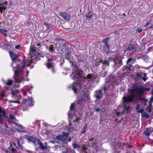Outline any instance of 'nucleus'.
<instances>
[{"label": "nucleus", "instance_id": "f257e3e1", "mask_svg": "<svg viewBox=\"0 0 153 153\" xmlns=\"http://www.w3.org/2000/svg\"><path fill=\"white\" fill-rule=\"evenodd\" d=\"M83 71L79 70L73 72L70 76L72 78L74 79L75 78L79 79L81 78V79L83 82V85L86 86L89 83L90 81L92 82H94L96 77L93 74H89L86 76H82Z\"/></svg>", "mask_w": 153, "mask_h": 153}, {"label": "nucleus", "instance_id": "f03ea898", "mask_svg": "<svg viewBox=\"0 0 153 153\" xmlns=\"http://www.w3.org/2000/svg\"><path fill=\"white\" fill-rule=\"evenodd\" d=\"M123 100V111L122 113H118L117 114L118 116L120 115L121 114L128 113L129 109L128 103L129 102H132L133 101H136L139 100H143L144 99L142 98L140 96L136 97L134 94H133L132 95H127L124 97Z\"/></svg>", "mask_w": 153, "mask_h": 153}, {"label": "nucleus", "instance_id": "7ed1b4c3", "mask_svg": "<svg viewBox=\"0 0 153 153\" xmlns=\"http://www.w3.org/2000/svg\"><path fill=\"white\" fill-rule=\"evenodd\" d=\"M113 82H111L106 83L104 86L101 90H97L95 91L94 94L95 97L97 100H99L102 97L103 94L102 91L103 90L104 93L108 94L109 91L111 90L114 87Z\"/></svg>", "mask_w": 153, "mask_h": 153}, {"label": "nucleus", "instance_id": "20e7f679", "mask_svg": "<svg viewBox=\"0 0 153 153\" xmlns=\"http://www.w3.org/2000/svg\"><path fill=\"white\" fill-rule=\"evenodd\" d=\"M13 67L15 72L13 78L17 82L22 81L23 79L22 69L20 68L19 65H16L15 67L13 66Z\"/></svg>", "mask_w": 153, "mask_h": 153}, {"label": "nucleus", "instance_id": "39448f33", "mask_svg": "<svg viewBox=\"0 0 153 153\" xmlns=\"http://www.w3.org/2000/svg\"><path fill=\"white\" fill-rule=\"evenodd\" d=\"M124 59V57L117 56L114 57L113 59L114 65L113 67L115 68H117L120 67L123 64L122 59Z\"/></svg>", "mask_w": 153, "mask_h": 153}, {"label": "nucleus", "instance_id": "423d86ee", "mask_svg": "<svg viewBox=\"0 0 153 153\" xmlns=\"http://www.w3.org/2000/svg\"><path fill=\"white\" fill-rule=\"evenodd\" d=\"M83 83L82 81V82L80 81H79L73 83L72 89L75 93L78 94V93L79 90L81 88L82 85H83Z\"/></svg>", "mask_w": 153, "mask_h": 153}, {"label": "nucleus", "instance_id": "0eeeda50", "mask_svg": "<svg viewBox=\"0 0 153 153\" xmlns=\"http://www.w3.org/2000/svg\"><path fill=\"white\" fill-rule=\"evenodd\" d=\"M10 56L12 59V61H13V63L12 64V66H13V63L14 62H21V59L20 58L21 57L18 55L15 54L13 53V51H10L9 52Z\"/></svg>", "mask_w": 153, "mask_h": 153}, {"label": "nucleus", "instance_id": "6e6552de", "mask_svg": "<svg viewBox=\"0 0 153 153\" xmlns=\"http://www.w3.org/2000/svg\"><path fill=\"white\" fill-rule=\"evenodd\" d=\"M69 134L68 133H66L64 132H62V134H60L56 137V139L62 142L65 141L67 140Z\"/></svg>", "mask_w": 153, "mask_h": 153}, {"label": "nucleus", "instance_id": "1a4fd4ad", "mask_svg": "<svg viewBox=\"0 0 153 153\" xmlns=\"http://www.w3.org/2000/svg\"><path fill=\"white\" fill-rule=\"evenodd\" d=\"M130 93L131 94L130 95H132L133 94H134V93L136 94H140L144 92L143 89L142 88H138L137 87H134L131 90L129 91Z\"/></svg>", "mask_w": 153, "mask_h": 153}, {"label": "nucleus", "instance_id": "9d476101", "mask_svg": "<svg viewBox=\"0 0 153 153\" xmlns=\"http://www.w3.org/2000/svg\"><path fill=\"white\" fill-rule=\"evenodd\" d=\"M59 13L60 14L59 15L66 21H68L71 19V15L66 12H63Z\"/></svg>", "mask_w": 153, "mask_h": 153}, {"label": "nucleus", "instance_id": "9b49d317", "mask_svg": "<svg viewBox=\"0 0 153 153\" xmlns=\"http://www.w3.org/2000/svg\"><path fill=\"white\" fill-rule=\"evenodd\" d=\"M22 62H23V65L21 69H23L24 68H25L26 65L27 66H29L30 64L33 62V61L32 60L31 61H30L28 60H25L23 59L21 61V63Z\"/></svg>", "mask_w": 153, "mask_h": 153}, {"label": "nucleus", "instance_id": "f8f14e48", "mask_svg": "<svg viewBox=\"0 0 153 153\" xmlns=\"http://www.w3.org/2000/svg\"><path fill=\"white\" fill-rule=\"evenodd\" d=\"M111 60V57H109L108 59L106 60H104L102 61V60H99L98 61V62L99 63L102 62L103 65L108 67L109 65V63Z\"/></svg>", "mask_w": 153, "mask_h": 153}, {"label": "nucleus", "instance_id": "ddd939ff", "mask_svg": "<svg viewBox=\"0 0 153 153\" xmlns=\"http://www.w3.org/2000/svg\"><path fill=\"white\" fill-rule=\"evenodd\" d=\"M15 124L16 125V129L18 131L22 132H25L26 130L25 129L23 126L17 123H15Z\"/></svg>", "mask_w": 153, "mask_h": 153}, {"label": "nucleus", "instance_id": "4468645a", "mask_svg": "<svg viewBox=\"0 0 153 153\" xmlns=\"http://www.w3.org/2000/svg\"><path fill=\"white\" fill-rule=\"evenodd\" d=\"M114 143L113 144V146H115L116 148L120 149L121 147L122 143L117 139H115L114 140Z\"/></svg>", "mask_w": 153, "mask_h": 153}, {"label": "nucleus", "instance_id": "2eb2a0df", "mask_svg": "<svg viewBox=\"0 0 153 153\" xmlns=\"http://www.w3.org/2000/svg\"><path fill=\"white\" fill-rule=\"evenodd\" d=\"M25 138L28 140L33 142L34 144L36 145L37 144V140H36L35 138L32 136L29 135H27L25 137Z\"/></svg>", "mask_w": 153, "mask_h": 153}, {"label": "nucleus", "instance_id": "dca6fc26", "mask_svg": "<svg viewBox=\"0 0 153 153\" xmlns=\"http://www.w3.org/2000/svg\"><path fill=\"white\" fill-rule=\"evenodd\" d=\"M7 4L8 2L6 1L3 4H0V10L1 13H3V10L5 11L7 9Z\"/></svg>", "mask_w": 153, "mask_h": 153}, {"label": "nucleus", "instance_id": "f3484780", "mask_svg": "<svg viewBox=\"0 0 153 153\" xmlns=\"http://www.w3.org/2000/svg\"><path fill=\"white\" fill-rule=\"evenodd\" d=\"M37 144H39L40 146V148L42 150H44L47 149V145L44 146L43 143L41 142L40 140L39 139L37 138Z\"/></svg>", "mask_w": 153, "mask_h": 153}, {"label": "nucleus", "instance_id": "a211bd4d", "mask_svg": "<svg viewBox=\"0 0 153 153\" xmlns=\"http://www.w3.org/2000/svg\"><path fill=\"white\" fill-rule=\"evenodd\" d=\"M131 51L133 52H136L137 51V48L134 45L128 46L126 48L124 51Z\"/></svg>", "mask_w": 153, "mask_h": 153}, {"label": "nucleus", "instance_id": "6ab92c4d", "mask_svg": "<svg viewBox=\"0 0 153 153\" xmlns=\"http://www.w3.org/2000/svg\"><path fill=\"white\" fill-rule=\"evenodd\" d=\"M25 104L28 106H32L33 105V102L32 97L29 98L25 100Z\"/></svg>", "mask_w": 153, "mask_h": 153}, {"label": "nucleus", "instance_id": "aec40b11", "mask_svg": "<svg viewBox=\"0 0 153 153\" xmlns=\"http://www.w3.org/2000/svg\"><path fill=\"white\" fill-rule=\"evenodd\" d=\"M153 129L151 128H146L143 134L146 136H149L152 132Z\"/></svg>", "mask_w": 153, "mask_h": 153}, {"label": "nucleus", "instance_id": "412c9836", "mask_svg": "<svg viewBox=\"0 0 153 153\" xmlns=\"http://www.w3.org/2000/svg\"><path fill=\"white\" fill-rule=\"evenodd\" d=\"M134 59L133 58H128L126 62L127 65L131 68L132 66V63L134 62Z\"/></svg>", "mask_w": 153, "mask_h": 153}, {"label": "nucleus", "instance_id": "4be33fe9", "mask_svg": "<svg viewBox=\"0 0 153 153\" xmlns=\"http://www.w3.org/2000/svg\"><path fill=\"white\" fill-rule=\"evenodd\" d=\"M89 142L93 146L94 145L96 144L95 142L96 140L94 138H90L89 137Z\"/></svg>", "mask_w": 153, "mask_h": 153}, {"label": "nucleus", "instance_id": "5701e85b", "mask_svg": "<svg viewBox=\"0 0 153 153\" xmlns=\"http://www.w3.org/2000/svg\"><path fill=\"white\" fill-rule=\"evenodd\" d=\"M103 48V50L106 52L107 53H109L110 48L109 45H104Z\"/></svg>", "mask_w": 153, "mask_h": 153}, {"label": "nucleus", "instance_id": "b1692460", "mask_svg": "<svg viewBox=\"0 0 153 153\" xmlns=\"http://www.w3.org/2000/svg\"><path fill=\"white\" fill-rule=\"evenodd\" d=\"M3 13V16L4 18L5 19H8L10 16L11 12L10 11H9L7 15L6 13H5V11H4L3 13Z\"/></svg>", "mask_w": 153, "mask_h": 153}, {"label": "nucleus", "instance_id": "393cba45", "mask_svg": "<svg viewBox=\"0 0 153 153\" xmlns=\"http://www.w3.org/2000/svg\"><path fill=\"white\" fill-rule=\"evenodd\" d=\"M19 93V92L18 90L13 91L11 92L12 95L14 96H18Z\"/></svg>", "mask_w": 153, "mask_h": 153}, {"label": "nucleus", "instance_id": "a878e982", "mask_svg": "<svg viewBox=\"0 0 153 153\" xmlns=\"http://www.w3.org/2000/svg\"><path fill=\"white\" fill-rule=\"evenodd\" d=\"M122 70L123 71H128V70L131 71V69L130 67L128 65H127L123 66Z\"/></svg>", "mask_w": 153, "mask_h": 153}, {"label": "nucleus", "instance_id": "bb28decb", "mask_svg": "<svg viewBox=\"0 0 153 153\" xmlns=\"http://www.w3.org/2000/svg\"><path fill=\"white\" fill-rule=\"evenodd\" d=\"M30 53L33 54L35 56L36 55V54L37 53L36 52V50L34 49V48L33 46H31L30 48Z\"/></svg>", "mask_w": 153, "mask_h": 153}, {"label": "nucleus", "instance_id": "cd10ccee", "mask_svg": "<svg viewBox=\"0 0 153 153\" xmlns=\"http://www.w3.org/2000/svg\"><path fill=\"white\" fill-rule=\"evenodd\" d=\"M71 55V53L70 51L68 50V53H66L65 54V59L69 60L70 58V56Z\"/></svg>", "mask_w": 153, "mask_h": 153}, {"label": "nucleus", "instance_id": "c85d7f7f", "mask_svg": "<svg viewBox=\"0 0 153 153\" xmlns=\"http://www.w3.org/2000/svg\"><path fill=\"white\" fill-rule=\"evenodd\" d=\"M109 37H107L106 38L103 39L102 42L104 44V45H109L108 42L109 41Z\"/></svg>", "mask_w": 153, "mask_h": 153}, {"label": "nucleus", "instance_id": "c756f323", "mask_svg": "<svg viewBox=\"0 0 153 153\" xmlns=\"http://www.w3.org/2000/svg\"><path fill=\"white\" fill-rule=\"evenodd\" d=\"M14 145L17 149H19L21 148L19 141H17L16 142H15Z\"/></svg>", "mask_w": 153, "mask_h": 153}, {"label": "nucleus", "instance_id": "7c9ffc66", "mask_svg": "<svg viewBox=\"0 0 153 153\" xmlns=\"http://www.w3.org/2000/svg\"><path fill=\"white\" fill-rule=\"evenodd\" d=\"M152 106L151 103H149L148 106L147 108V110L149 112H152Z\"/></svg>", "mask_w": 153, "mask_h": 153}, {"label": "nucleus", "instance_id": "2f4dec72", "mask_svg": "<svg viewBox=\"0 0 153 153\" xmlns=\"http://www.w3.org/2000/svg\"><path fill=\"white\" fill-rule=\"evenodd\" d=\"M7 31L5 29H1L0 28V33H1L3 35L5 36H7V34L5 33L7 32Z\"/></svg>", "mask_w": 153, "mask_h": 153}, {"label": "nucleus", "instance_id": "473e14b6", "mask_svg": "<svg viewBox=\"0 0 153 153\" xmlns=\"http://www.w3.org/2000/svg\"><path fill=\"white\" fill-rule=\"evenodd\" d=\"M45 55L43 53L41 52L37 53L36 55V56L37 58H40V57H43Z\"/></svg>", "mask_w": 153, "mask_h": 153}, {"label": "nucleus", "instance_id": "72a5a7b5", "mask_svg": "<svg viewBox=\"0 0 153 153\" xmlns=\"http://www.w3.org/2000/svg\"><path fill=\"white\" fill-rule=\"evenodd\" d=\"M45 64L46 66L48 69L51 68L53 66L52 63H46Z\"/></svg>", "mask_w": 153, "mask_h": 153}, {"label": "nucleus", "instance_id": "f704fd0d", "mask_svg": "<svg viewBox=\"0 0 153 153\" xmlns=\"http://www.w3.org/2000/svg\"><path fill=\"white\" fill-rule=\"evenodd\" d=\"M49 50L52 52H53L54 51L55 49L54 46L53 44H51L50 45L49 49Z\"/></svg>", "mask_w": 153, "mask_h": 153}, {"label": "nucleus", "instance_id": "c9c22d12", "mask_svg": "<svg viewBox=\"0 0 153 153\" xmlns=\"http://www.w3.org/2000/svg\"><path fill=\"white\" fill-rule=\"evenodd\" d=\"M33 88V87L32 86H30L29 85H27L25 86L24 87V90H25L26 91H29L30 90L31 88Z\"/></svg>", "mask_w": 153, "mask_h": 153}, {"label": "nucleus", "instance_id": "e433bc0d", "mask_svg": "<svg viewBox=\"0 0 153 153\" xmlns=\"http://www.w3.org/2000/svg\"><path fill=\"white\" fill-rule=\"evenodd\" d=\"M85 16L88 18H91L92 16V13L91 12H89L88 14H86Z\"/></svg>", "mask_w": 153, "mask_h": 153}, {"label": "nucleus", "instance_id": "4c0bfd02", "mask_svg": "<svg viewBox=\"0 0 153 153\" xmlns=\"http://www.w3.org/2000/svg\"><path fill=\"white\" fill-rule=\"evenodd\" d=\"M87 124H86L85 125L82 130V131L81 132V134H84L86 132V130H87Z\"/></svg>", "mask_w": 153, "mask_h": 153}, {"label": "nucleus", "instance_id": "58836bf2", "mask_svg": "<svg viewBox=\"0 0 153 153\" xmlns=\"http://www.w3.org/2000/svg\"><path fill=\"white\" fill-rule=\"evenodd\" d=\"M72 146H73V148L75 149L76 148H79L80 147V145L79 144H76L75 143H73Z\"/></svg>", "mask_w": 153, "mask_h": 153}, {"label": "nucleus", "instance_id": "ea45409f", "mask_svg": "<svg viewBox=\"0 0 153 153\" xmlns=\"http://www.w3.org/2000/svg\"><path fill=\"white\" fill-rule=\"evenodd\" d=\"M142 116L143 117H145L147 118H149L150 116L149 114L147 113H145L142 115Z\"/></svg>", "mask_w": 153, "mask_h": 153}, {"label": "nucleus", "instance_id": "a19ab883", "mask_svg": "<svg viewBox=\"0 0 153 153\" xmlns=\"http://www.w3.org/2000/svg\"><path fill=\"white\" fill-rule=\"evenodd\" d=\"M13 83V81L12 80L10 79H8L7 82L6 83V84L8 85H12Z\"/></svg>", "mask_w": 153, "mask_h": 153}, {"label": "nucleus", "instance_id": "79ce46f5", "mask_svg": "<svg viewBox=\"0 0 153 153\" xmlns=\"http://www.w3.org/2000/svg\"><path fill=\"white\" fill-rule=\"evenodd\" d=\"M75 109V105L74 103H72L71 106L70 110L71 111H74Z\"/></svg>", "mask_w": 153, "mask_h": 153}, {"label": "nucleus", "instance_id": "37998d69", "mask_svg": "<svg viewBox=\"0 0 153 153\" xmlns=\"http://www.w3.org/2000/svg\"><path fill=\"white\" fill-rule=\"evenodd\" d=\"M62 46L65 48V50H68V47L66 43H65L64 44H63Z\"/></svg>", "mask_w": 153, "mask_h": 153}, {"label": "nucleus", "instance_id": "c03bdc74", "mask_svg": "<svg viewBox=\"0 0 153 153\" xmlns=\"http://www.w3.org/2000/svg\"><path fill=\"white\" fill-rule=\"evenodd\" d=\"M47 28L48 30L49 31H51L52 30V27L50 25H49L47 26Z\"/></svg>", "mask_w": 153, "mask_h": 153}, {"label": "nucleus", "instance_id": "a18cd8bd", "mask_svg": "<svg viewBox=\"0 0 153 153\" xmlns=\"http://www.w3.org/2000/svg\"><path fill=\"white\" fill-rule=\"evenodd\" d=\"M80 118L79 117H77L76 119H75V120H74L73 121V122H76V123H79V120H80Z\"/></svg>", "mask_w": 153, "mask_h": 153}, {"label": "nucleus", "instance_id": "49530a36", "mask_svg": "<svg viewBox=\"0 0 153 153\" xmlns=\"http://www.w3.org/2000/svg\"><path fill=\"white\" fill-rule=\"evenodd\" d=\"M9 117L11 120H14L16 119L15 117L11 114H10Z\"/></svg>", "mask_w": 153, "mask_h": 153}, {"label": "nucleus", "instance_id": "de8ad7c7", "mask_svg": "<svg viewBox=\"0 0 153 153\" xmlns=\"http://www.w3.org/2000/svg\"><path fill=\"white\" fill-rule=\"evenodd\" d=\"M60 65L61 66H62L63 64L65 63V60L64 59H62V60H61L60 61Z\"/></svg>", "mask_w": 153, "mask_h": 153}, {"label": "nucleus", "instance_id": "09e8293b", "mask_svg": "<svg viewBox=\"0 0 153 153\" xmlns=\"http://www.w3.org/2000/svg\"><path fill=\"white\" fill-rule=\"evenodd\" d=\"M87 149V148H85V146H83L82 148V151H83L85 152H87L86 150Z\"/></svg>", "mask_w": 153, "mask_h": 153}, {"label": "nucleus", "instance_id": "8fccbe9b", "mask_svg": "<svg viewBox=\"0 0 153 153\" xmlns=\"http://www.w3.org/2000/svg\"><path fill=\"white\" fill-rule=\"evenodd\" d=\"M144 76L142 77V79L145 82L146 80V73H144Z\"/></svg>", "mask_w": 153, "mask_h": 153}, {"label": "nucleus", "instance_id": "3c124183", "mask_svg": "<svg viewBox=\"0 0 153 153\" xmlns=\"http://www.w3.org/2000/svg\"><path fill=\"white\" fill-rule=\"evenodd\" d=\"M68 129L69 132H72L74 130V128L73 127H71L68 128Z\"/></svg>", "mask_w": 153, "mask_h": 153}, {"label": "nucleus", "instance_id": "603ef678", "mask_svg": "<svg viewBox=\"0 0 153 153\" xmlns=\"http://www.w3.org/2000/svg\"><path fill=\"white\" fill-rule=\"evenodd\" d=\"M140 107V104H137L136 105V109L137 110H139Z\"/></svg>", "mask_w": 153, "mask_h": 153}, {"label": "nucleus", "instance_id": "864d4df0", "mask_svg": "<svg viewBox=\"0 0 153 153\" xmlns=\"http://www.w3.org/2000/svg\"><path fill=\"white\" fill-rule=\"evenodd\" d=\"M35 45H36L37 47H39V46H41V44L40 43L38 42H36L35 43Z\"/></svg>", "mask_w": 153, "mask_h": 153}, {"label": "nucleus", "instance_id": "5fc2aeb1", "mask_svg": "<svg viewBox=\"0 0 153 153\" xmlns=\"http://www.w3.org/2000/svg\"><path fill=\"white\" fill-rule=\"evenodd\" d=\"M11 150L12 152H16V150L14 148H12Z\"/></svg>", "mask_w": 153, "mask_h": 153}, {"label": "nucleus", "instance_id": "6e6d98bb", "mask_svg": "<svg viewBox=\"0 0 153 153\" xmlns=\"http://www.w3.org/2000/svg\"><path fill=\"white\" fill-rule=\"evenodd\" d=\"M51 71L53 73H54L55 72V69L54 67V66L52 67L51 68Z\"/></svg>", "mask_w": 153, "mask_h": 153}, {"label": "nucleus", "instance_id": "4d7b16f0", "mask_svg": "<svg viewBox=\"0 0 153 153\" xmlns=\"http://www.w3.org/2000/svg\"><path fill=\"white\" fill-rule=\"evenodd\" d=\"M126 153H136L133 150L127 151Z\"/></svg>", "mask_w": 153, "mask_h": 153}, {"label": "nucleus", "instance_id": "13d9d810", "mask_svg": "<svg viewBox=\"0 0 153 153\" xmlns=\"http://www.w3.org/2000/svg\"><path fill=\"white\" fill-rule=\"evenodd\" d=\"M144 110L143 108H142L140 109L137 112L139 113H142L144 111Z\"/></svg>", "mask_w": 153, "mask_h": 153}, {"label": "nucleus", "instance_id": "bf43d9fd", "mask_svg": "<svg viewBox=\"0 0 153 153\" xmlns=\"http://www.w3.org/2000/svg\"><path fill=\"white\" fill-rule=\"evenodd\" d=\"M152 102H153V96L150 98L149 101V103H151Z\"/></svg>", "mask_w": 153, "mask_h": 153}, {"label": "nucleus", "instance_id": "052dcab7", "mask_svg": "<svg viewBox=\"0 0 153 153\" xmlns=\"http://www.w3.org/2000/svg\"><path fill=\"white\" fill-rule=\"evenodd\" d=\"M20 47V46L19 45H16L15 47V48L16 49H19Z\"/></svg>", "mask_w": 153, "mask_h": 153}, {"label": "nucleus", "instance_id": "680f3d73", "mask_svg": "<svg viewBox=\"0 0 153 153\" xmlns=\"http://www.w3.org/2000/svg\"><path fill=\"white\" fill-rule=\"evenodd\" d=\"M49 142L54 144H55L57 143L56 141L53 140H50L49 141Z\"/></svg>", "mask_w": 153, "mask_h": 153}, {"label": "nucleus", "instance_id": "e2e57ef3", "mask_svg": "<svg viewBox=\"0 0 153 153\" xmlns=\"http://www.w3.org/2000/svg\"><path fill=\"white\" fill-rule=\"evenodd\" d=\"M95 111L97 112H99L100 111H102V110L100 108H98L96 109Z\"/></svg>", "mask_w": 153, "mask_h": 153}, {"label": "nucleus", "instance_id": "0e129e2a", "mask_svg": "<svg viewBox=\"0 0 153 153\" xmlns=\"http://www.w3.org/2000/svg\"><path fill=\"white\" fill-rule=\"evenodd\" d=\"M22 92L23 94V95L24 96L26 95V92H25V91H24V90L23 91H22Z\"/></svg>", "mask_w": 153, "mask_h": 153}, {"label": "nucleus", "instance_id": "69168bd1", "mask_svg": "<svg viewBox=\"0 0 153 153\" xmlns=\"http://www.w3.org/2000/svg\"><path fill=\"white\" fill-rule=\"evenodd\" d=\"M4 96L5 94L4 93L2 92L1 94V96L2 97H4Z\"/></svg>", "mask_w": 153, "mask_h": 153}, {"label": "nucleus", "instance_id": "338daca9", "mask_svg": "<svg viewBox=\"0 0 153 153\" xmlns=\"http://www.w3.org/2000/svg\"><path fill=\"white\" fill-rule=\"evenodd\" d=\"M150 24V22H147L145 25H144V27H146V26H147L148 25H149Z\"/></svg>", "mask_w": 153, "mask_h": 153}, {"label": "nucleus", "instance_id": "774afa93", "mask_svg": "<svg viewBox=\"0 0 153 153\" xmlns=\"http://www.w3.org/2000/svg\"><path fill=\"white\" fill-rule=\"evenodd\" d=\"M142 31V30L141 29H138V32L139 33H140Z\"/></svg>", "mask_w": 153, "mask_h": 153}]
</instances>
